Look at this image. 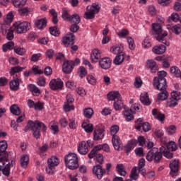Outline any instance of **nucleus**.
<instances>
[{"instance_id":"obj_1","label":"nucleus","mask_w":181,"mask_h":181,"mask_svg":"<svg viewBox=\"0 0 181 181\" xmlns=\"http://www.w3.org/2000/svg\"><path fill=\"white\" fill-rule=\"evenodd\" d=\"M152 30L158 42H160V43H163V45H165V46H170V42H169V41H166V40L165 39V37L168 36V33L167 32L163 33L162 26H160V25L157 23H153Z\"/></svg>"},{"instance_id":"obj_2","label":"nucleus","mask_w":181,"mask_h":181,"mask_svg":"<svg viewBox=\"0 0 181 181\" xmlns=\"http://www.w3.org/2000/svg\"><path fill=\"white\" fill-rule=\"evenodd\" d=\"M27 128L33 131V135L36 139L40 138V129L42 131H46V125L42 122L37 121L33 122L32 120L28 121Z\"/></svg>"},{"instance_id":"obj_3","label":"nucleus","mask_w":181,"mask_h":181,"mask_svg":"<svg viewBox=\"0 0 181 181\" xmlns=\"http://www.w3.org/2000/svg\"><path fill=\"white\" fill-rule=\"evenodd\" d=\"M65 165L68 169L74 170L78 168V156L76 153H69L64 156Z\"/></svg>"},{"instance_id":"obj_4","label":"nucleus","mask_w":181,"mask_h":181,"mask_svg":"<svg viewBox=\"0 0 181 181\" xmlns=\"http://www.w3.org/2000/svg\"><path fill=\"white\" fill-rule=\"evenodd\" d=\"M13 30L16 33L21 35L22 33H26L28 30H30V23L28 21H17L13 23Z\"/></svg>"},{"instance_id":"obj_5","label":"nucleus","mask_w":181,"mask_h":181,"mask_svg":"<svg viewBox=\"0 0 181 181\" xmlns=\"http://www.w3.org/2000/svg\"><path fill=\"white\" fill-rule=\"evenodd\" d=\"M159 151L160 152L158 151V150L154 151L153 159L156 163H158V162H159V160L162 159V153L164 155L165 158H167V159H172V158H173V153L166 150V148L165 146L160 147Z\"/></svg>"},{"instance_id":"obj_6","label":"nucleus","mask_w":181,"mask_h":181,"mask_svg":"<svg viewBox=\"0 0 181 181\" xmlns=\"http://www.w3.org/2000/svg\"><path fill=\"white\" fill-rule=\"evenodd\" d=\"M8 148V143H6V141L2 140L0 141V168L4 165L2 163V160L4 161H10L9 160V155L6 151Z\"/></svg>"},{"instance_id":"obj_7","label":"nucleus","mask_w":181,"mask_h":181,"mask_svg":"<svg viewBox=\"0 0 181 181\" xmlns=\"http://www.w3.org/2000/svg\"><path fill=\"white\" fill-rule=\"evenodd\" d=\"M100 12V6L96 4H93L91 6L86 7V12L84 14L85 19H94L95 14Z\"/></svg>"},{"instance_id":"obj_8","label":"nucleus","mask_w":181,"mask_h":181,"mask_svg":"<svg viewBox=\"0 0 181 181\" xmlns=\"http://www.w3.org/2000/svg\"><path fill=\"white\" fill-rule=\"evenodd\" d=\"M0 33L4 36L6 35V39L8 40H12L14 37L13 30L11 27V25L8 24H0Z\"/></svg>"},{"instance_id":"obj_9","label":"nucleus","mask_w":181,"mask_h":181,"mask_svg":"<svg viewBox=\"0 0 181 181\" xmlns=\"http://www.w3.org/2000/svg\"><path fill=\"white\" fill-rule=\"evenodd\" d=\"M64 86V83L60 78L52 79L49 83V87L52 91L62 90Z\"/></svg>"},{"instance_id":"obj_10","label":"nucleus","mask_w":181,"mask_h":181,"mask_svg":"<svg viewBox=\"0 0 181 181\" xmlns=\"http://www.w3.org/2000/svg\"><path fill=\"white\" fill-rule=\"evenodd\" d=\"M170 175L172 177H176L179 175V159H174L170 162Z\"/></svg>"},{"instance_id":"obj_11","label":"nucleus","mask_w":181,"mask_h":181,"mask_svg":"<svg viewBox=\"0 0 181 181\" xmlns=\"http://www.w3.org/2000/svg\"><path fill=\"white\" fill-rule=\"evenodd\" d=\"M135 128L138 131H141V129H143L144 132H148V131H151V124L148 122H144V120L139 118L136 121Z\"/></svg>"},{"instance_id":"obj_12","label":"nucleus","mask_w":181,"mask_h":181,"mask_svg":"<svg viewBox=\"0 0 181 181\" xmlns=\"http://www.w3.org/2000/svg\"><path fill=\"white\" fill-rule=\"evenodd\" d=\"M166 85V78H154L153 86L157 88V90H159L160 91L165 90Z\"/></svg>"},{"instance_id":"obj_13","label":"nucleus","mask_w":181,"mask_h":181,"mask_svg":"<svg viewBox=\"0 0 181 181\" xmlns=\"http://www.w3.org/2000/svg\"><path fill=\"white\" fill-rule=\"evenodd\" d=\"M76 37L74 34L69 33H67L62 39V43L65 47H69V46H71L74 45V40Z\"/></svg>"},{"instance_id":"obj_14","label":"nucleus","mask_w":181,"mask_h":181,"mask_svg":"<svg viewBox=\"0 0 181 181\" xmlns=\"http://www.w3.org/2000/svg\"><path fill=\"white\" fill-rule=\"evenodd\" d=\"M74 69V62L71 60H66L62 64V71L65 74H70Z\"/></svg>"},{"instance_id":"obj_15","label":"nucleus","mask_w":181,"mask_h":181,"mask_svg":"<svg viewBox=\"0 0 181 181\" xmlns=\"http://www.w3.org/2000/svg\"><path fill=\"white\" fill-rule=\"evenodd\" d=\"M146 67L152 74H155L159 70V66L153 59H148L146 62Z\"/></svg>"},{"instance_id":"obj_16","label":"nucleus","mask_w":181,"mask_h":181,"mask_svg":"<svg viewBox=\"0 0 181 181\" xmlns=\"http://www.w3.org/2000/svg\"><path fill=\"white\" fill-rule=\"evenodd\" d=\"M99 66L103 70H108L111 67V64H112V61L109 57L101 58L99 60Z\"/></svg>"},{"instance_id":"obj_17","label":"nucleus","mask_w":181,"mask_h":181,"mask_svg":"<svg viewBox=\"0 0 181 181\" xmlns=\"http://www.w3.org/2000/svg\"><path fill=\"white\" fill-rule=\"evenodd\" d=\"M94 141L104 139V129L103 127H96L93 132Z\"/></svg>"},{"instance_id":"obj_18","label":"nucleus","mask_w":181,"mask_h":181,"mask_svg":"<svg viewBox=\"0 0 181 181\" xmlns=\"http://www.w3.org/2000/svg\"><path fill=\"white\" fill-rule=\"evenodd\" d=\"M92 170L93 173H94L98 179H103V176H104V170L100 165H94Z\"/></svg>"},{"instance_id":"obj_19","label":"nucleus","mask_w":181,"mask_h":181,"mask_svg":"<svg viewBox=\"0 0 181 181\" xmlns=\"http://www.w3.org/2000/svg\"><path fill=\"white\" fill-rule=\"evenodd\" d=\"M166 52V46H165L164 45L160 44L158 45H155L154 47H153L152 48V52L154 54H163L164 53H165Z\"/></svg>"},{"instance_id":"obj_20","label":"nucleus","mask_w":181,"mask_h":181,"mask_svg":"<svg viewBox=\"0 0 181 181\" xmlns=\"http://www.w3.org/2000/svg\"><path fill=\"white\" fill-rule=\"evenodd\" d=\"M100 58L101 53L100 52V50L94 49L90 54V62L94 64L98 63Z\"/></svg>"},{"instance_id":"obj_21","label":"nucleus","mask_w":181,"mask_h":181,"mask_svg":"<svg viewBox=\"0 0 181 181\" xmlns=\"http://www.w3.org/2000/svg\"><path fill=\"white\" fill-rule=\"evenodd\" d=\"M77 151L80 155H87V153H88V146H87V143H86V141H81L78 144Z\"/></svg>"},{"instance_id":"obj_22","label":"nucleus","mask_w":181,"mask_h":181,"mask_svg":"<svg viewBox=\"0 0 181 181\" xmlns=\"http://www.w3.org/2000/svg\"><path fill=\"white\" fill-rule=\"evenodd\" d=\"M124 111L122 112V115L124 117L125 120L127 122H129V121H132L134 119V113L131 111V109L127 108L126 106H124Z\"/></svg>"},{"instance_id":"obj_23","label":"nucleus","mask_w":181,"mask_h":181,"mask_svg":"<svg viewBox=\"0 0 181 181\" xmlns=\"http://www.w3.org/2000/svg\"><path fill=\"white\" fill-rule=\"evenodd\" d=\"M21 81H22V80L19 78H16L11 80L9 83L10 89L12 91H18V90H19V87L21 86Z\"/></svg>"},{"instance_id":"obj_24","label":"nucleus","mask_w":181,"mask_h":181,"mask_svg":"<svg viewBox=\"0 0 181 181\" xmlns=\"http://www.w3.org/2000/svg\"><path fill=\"white\" fill-rule=\"evenodd\" d=\"M124 60H125V53L119 52L115 57L113 60V63L114 64H115V66H121V64L124 63Z\"/></svg>"},{"instance_id":"obj_25","label":"nucleus","mask_w":181,"mask_h":181,"mask_svg":"<svg viewBox=\"0 0 181 181\" xmlns=\"http://www.w3.org/2000/svg\"><path fill=\"white\" fill-rule=\"evenodd\" d=\"M140 101L143 105H151V99L147 92H143L140 95Z\"/></svg>"},{"instance_id":"obj_26","label":"nucleus","mask_w":181,"mask_h":181,"mask_svg":"<svg viewBox=\"0 0 181 181\" xmlns=\"http://www.w3.org/2000/svg\"><path fill=\"white\" fill-rule=\"evenodd\" d=\"M25 69H26V66H13L10 69L9 74L12 77H13V78H18L16 74L21 73V71H23V70H25Z\"/></svg>"},{"instance_id":"obj_27","label":"nucleus","mask_w":181,"mask_h":181,"mask_svg":"<svg viewBox=\"0 0 181 181\" xmlns=\"http://www.w3.org/2000/svg\"><path fill=\"white\" fill-rule=\"evenodd\" d=\"M112 144L115 151H119L121 149V146L122 145V142L121 141V139L118 136H113L112 137Z\"/></svg>"},{"instance_id":"obj_28","label":"nucleus","mask_w":181,"mask_h":181,"mask_svg":"<svg viewBox=\"0 0 181 181\" xmlns=\"http://www.w3.org/2000/svg\"><path fill=\"white\" fill-rule=\"evenodd\" d=\"M120 98H122L119 91L113 90L107 93V100L109 101H117V100H119Z\"/></svg>"},{"instance_id":"obj_29","label":"nucleus","mask_w":181,"mask_h":181,"mask_svg":"<svg viewBox=\"0 0 181 181\" xmlns=\"http://www.w3.org/2000/svg\"><path fill=\"white\" fill-rule=\"evenodd\" d=\"M170 73L173 77H176V78H180L181 71L177 66H173L170 68Z\"/></svg>"},{"instance_id":"obj_30","label":"nucleus","mask_w":181,"mask_h":181,"mask_svg":"<svg viewBox=\"0 0 181 181\" xmlns=\"http://www.w3.org/2000/svg\"><path fill=\"white\" fill-rule=\"evenodd\" d=\"M47 163L49 166H53L54 168H56V166L59 165V163H60V158H59L56 156H52L47 160Z\"/></svg>"},{"instance_id":"obj_31","label":"nucleus","mask_w":181,"mask_h":181,"mask_svg":"<svg viewBox=\"0 0 181 181\" xmlns=\"http://www.w3.org/2000/svg\"><path fill=\"white\" fill-rule=\"evenodd\" d=\"M139 172H141V170H139L138 167L133 168L129 175L130 179H132V180H136L138 177H139Z\"/></svg>"},{"instance_id":"obj_32","label":"nucleus","mask_w":181,"mask_h":181,"mask_svg":"<svg viewBox=\"0 0 181 181\" xmlns=\"http://www.w3.org/2000/svg\"><path fill=\"white\" fill-rule=\"evenodd\" d=\"M35 25L37 29L42 30V29H45L46 25H47V21L45 18H41L35 21Z\"/></svg>"},{"instance_id":"obj_33","label":"nucleus","mask_w":181,"mask_h":181,"mask_svg":"<svg viewBox=\"0 0 181 181\" xmlns=\"http://www.w3.org/2000/svg\"><path fill=\"white\" fill-rule=\"evenodd\" d=\"M28 90L32 93L33 95H40V89L35 84L28 85Z\"/></svg>"},{"instance_id":"obj_34","label":"nucleus","mask_w":181,"mask_h":181,"mask_svg":"<svg viewBox=\"0 0 181 181\" xmlns=\"http://www.w3.org/2000/svg\"><path fill=\"white\" fill-rule=\"evenodd\" d=\"M20 163L21 165V168H23V169H26L28 168V165H29V156L24 154L22 156Z\"/></svg>"},{"instance_id":"obj_35","label":"nucleus","mask_w":181,"mask_h":181,"mask_svg":"<svg viewBox=\"0 0 181 181\" xmlns=\"http://www.w3.org/2000/svg\"><path fill=\"white\" fill-rule=\"evenodd\" d=\"M152 115H153L154 118H156V119H158V121L162 122L165 120V115L159 112L157 109H153Z\"/></svg>"},{"instance_id":"obj_36","label":"nucleus","mask_w":181,"mask_h":181,"mask_svg":"<svg viewBox=\"0 0 181 181\" xmlns=\"http://www.w3.org/2000/svg\"><path fill=\"white\" fill-rule=\"evenodd\" d=\"M14 8H22L26 5L28 0H11Z\"/></svg>"},{"instance_id":"obj_37","label":"nucleus","mask_w":181,"mask_h":181,"mask_svg":"<svg viewBox=\"0 0 181 181\" xmlns=\"http://www.w3.org/2000/svg\"><path fill=\"white\" fill-rule=\"evenodd\" d=\"M165 146L168 149V151H171V152H175L177 149V145L176 144V142L173 141H170L168 143L165 144Z\"/></svg>"},{"instance_id":"obj_38","label":"nucleus","mask_w":181,"mask_h":181,"mask_svg":"<svg viewBox=\"0 0 181 181\" xmlns=\"http://www.w3.org/2000/svg\"><path fill=\"white\" fill-rule=\"evenodd\" d=\"M122 52V48H121V45L117 44L110 47V53L113 54H118L119 53Z\"/></svg>"},{"instance_id":"obj_39","label":"nucleus","mask_w":181,"mask_h":181,"mask_svg":"<svg viewBox=\"0 0 181 181\" xmlns=\"http://www.w3.org/2000/svg\"><path fill=\"white\" fill-rule=\"evenodd\" d=\"M93 115L94 110H93V108L88 107L83 110V115L84 117H86V118H88L90 119V118H93Z\"/></svg>"},{"instance_id":"obj_40","label":"nucleus","mask_w":181,"mask_h":181,"mask_svg":"<svg viewBox=\"0 0 181 181\" xmlns=\"http://www.w3.org/2000/svg\"><path fill=\"white\" fill-rule=\"evenodd\" d=\"M82 128L84 129V131H86L88 134L90 132H93L94 127H93V124L91 123H87L84 122L82 124Z\"/></svg>"},{"instance_id":"obj_41","label":"nucleus","mask_w":181,"mask_h":181,"mask_svg":"<svg viewBox=\"0 0 181 181\" xmlns=\"http://www.w3.org/2000/svg\"><path fill=\"white\" fill-rule=\"evenodd\" d=\"M156 151H158V148H153V149L150 150L146 157V159L148 161V162H152V160H153V158H154V153L155 152H156Z\"/></svg>"},{"instance_id":"obj_42","label":"nucleus","mask_w":181,"mask_h":181,"mask_svg":"<svg viewBox=\"0 0 181 181\" xmlns=\"http://www.w3.org/2000/svg\"><path fill=\"white\" fill-rule=\"evenodd\" d=\"M141 45L143 49H149V47H152V44L151 43V39L149 37H146Z\"/></svg>"},{"instance_id":"obj_43","label":"nucleus","mask_w":181,"mask_h":181,"mask_svg":"<svg viewBox=\"0 0 181 181\" xmlns=\"http://www.w3.org/2000/svg\"><path fill=\"white\" fill-rule=\"evenodd\" d=\"M13 21V13H12V11H10L4 18L5 23H3L2 25H9L10 23H12Z\"/></svg>"},{"instance_id":"obj_44","label":"nucleus","mask_w":181,"mask_h":181,"mask_svg":"<svg viewBox=\"0 0 181 181\" xmlns=\"http://www.w3.org/2000/svg\"><path fill=\"white\" fill-rule=\"evenodd\" d=\"M122 106H123L122 98L115 100L113 103V107L116 111H119V110L122 108Z\"/></svg>"},{"instance_id":"obj_45","label":"nucleus","mask_w":181,"mask_h":181,"mask_svg":"<svg viewBox=\"0 0 181 181\" xmlns=\"http://www.w3.org/2000/svg\"><path fill=\"white\" fill-rule=\"evenodd\" d=\"M10 111L13 115H21V108L18 107V105H13L10 107Z\"/></svg>"},{"instance_id":"obj_46","label":"nucleus","mask_w":181,"mask_h":181,"mask_svg":"<svg viewBox=\"0 0 181 181\" xmlns=\"http://www.w3.org/2000/svg\"><path fill=\"white\" fill-rule=\"evenodd\" d=\"M177 104L178 102L176 100L173 99V98H170L166 102V107H169V108H173L176 107Z\"/></svg>"},{"instance_id":"obj_47","label":"nucleus","mask_w":181,"mask_h":181,"mask_svg":"<svg viewBox=\"0 0 181 181\" xmlns=\"http://www.w3.org/2000/svg\"><path fill=\"white\" fill-rule=\"evenodd\" d=\"M168 91L165 90H161L160 93H158V100L160 101H165V100L168 99Z\"/></svg>"},{"instance_id":"obj_48","label":"nucleus","mask_w":181,"mask_h":181,"mask_svg":"<svg viewBox=\"0 0 181 181\" xmlns=\"http://www.w3.org/2000/svg\"><path fill=\"white\" fill-rule=\"evenodd\" d=\"M81 21L80 16L77 13H74L71 17L69 22L71 23H78Z\"/></svg>"},{"instance_id":"obj_49","label":"nucleus","mask_w":181,"mask_h":181,"mask_svg":"<svg viewBox=\"0 0 181 181\" xmlns=\"http://www.w3.org/2000/svg\"><path fill=\"white\" fill-rule=\"evenodd\" d=\"M116 169L117 172L119 173L120 176H125V175H127V171H125V168L124 167V164H118L116 166Z\"/></svg>"},{"instance_id":"obj_50","label":"nucleus","mask_w":181,"mask_h":181,"mask_svg":"<svg viewBox=\"0 0 181 181\" xmlns=\"http://www.w3.org/2000/svg\"><path fill=\"white\" fill-rule=\"evenodd\" d=\"M110 134L112 136H117V134H118V132L119 131V127L117 124H113L110 127Z\"/></svg>"},{"instance_id":"obj_51","label":"nucleus","mask_w":181,"mask_h":181,"mask_svg":"<svg viewBox=\"0 0 181 181\" xmlns=\"http://www.w3.org/2000/svg\"><path fill=\"white\" fill-rule=\"evenodd\" d=\"M69 9L66 8H62V18L64 21H66L67 22L70 21V18L71 17L70 16V14H69Z\"/></svg>"},{"instance_id":"obj_52","label":"nucleus","mask_w":181,"mask_h":181,"mask_svg":"<svg viewBox=\"0 0 181 181\" xmlns=\"http://www.w3.org/2000/svg\"><path fill=\"white\" fill-rule=\"evenodd\" d=\"M137 144L138 141H136V139H132L127 143L126 146L129 151H132V149L136 146Z\"/></svg>"},{"instance_id":"obj_53","label":"nucleus","mask_w":181,"mask_h":181,"mask_svg":"<svg viewBox=\"0 0 181 181\" xmlns=\"http://www.w3.org/2000/svg\"><path fill=\"white\" fill-rule=\"evenodd\" d=\"M128 35H129V31H128V30H126V29H122L117 33V36L120 39H124L127 37Z\"/></svg>"},{"instance_id":"obj_54","label":"nucleus","mask_w":181,"mask_h":181,"mask_svg":"<svg viewBox=\"0 0 181 181\" xmlns=\"http://www.w3.org/2000/svg\"><path fill=\"white\" fill-rule=\"evenodd\" d=\"M95 163H96V165H103V163H104V156L103 154L98 153L95 155Z\"/></svg>"},{"instance_id":"obj_55","label":"nucleus","mask_w":181,"mask_h":181,"mask_svg":"<svg viewBox=\"0 0 181 181\" xmlns=\"http://www.w3.org/2000/svg\"><path fill=\"white\" fill-rule=\"evenodd\" d=\"M176 129L177 128L175 125H170L165 128V131L168 135H173L174 134H176Z\"/></svg>"},{"instance_id":"obj_56","label":"nucleus","mask_w":181,"mask_h":181,"mask_svg":"<svg viewBox=\"0 0 181 181\" xmlns=\"http://www.w3.org/2000/svg\"><path fill=\"white\" fill-rule=\"evenodd\" d=\"M127 42L129 45V48L130 50H134V49H135V41H134V38H132V37H127Z\"/></svg>"},{"instance_id":"obj_57","label":"nucleus","mask_w":181,"mask_h":181,"mask_svg":"<svg viewBox=\"0 0 181 181\" xmlns=\"http://www.w3.org/2000/svg\"><path fill=\"white\" fill-rule=\"evenodd\" d=\"M49 127L52 131H53L54 134H56V132H59V126H57V122H56L55 121H52L49 123Z\"/></svg>"},{"instance_id":"obj_58","label":"nucleus","mask_w":181,"mask_h":181,"mask_svg":"<svg viewBox=\"0 0 181 181\" xmlns=\"http://www.w3.org/2000/svg\"><path fill=\"white\" fill-rule=\"evenodd\" d=\"M74 110V106L72 105H69V103L65 102L64 105V111L65 112H69L70 111H73Z\"/></svg>"},{"instance_id":"obj_59","label":"nucleus","mask_w":181,"mask_h":181,"mask_svg":"<svg viewBox=\"0 0 181 181\" xmlns=\"http://www.w3.org/2000/svg\"><path fill=\"white\" fill-rule=\"evenodd\" d=\"M171 30L175 34V35H180L181 33V25L180 24L175 25L172 27Z\"/></svg>"},{"instance_id":"obj_60","label":"nucleus","mask_w":181,"mask_h":181,"mask_svg":"<svg viewBox=\"0 0 181 181\" xmlns=\"http://www.w3.org/2000/svg\"><path fill=\"white\" fill-rule=\"evenodd\" d=\"M141 110V105L139 103H134L131 106L130 111L135 114V112H138Z\"/></svg>"},{"instance_id":"obj_61","label":"nucleus","mask_w":181,"mask_h":181,"mask_svg":"<svg viewBox=\"0 0 181 181\" xmlns=\"http://www.w3.org/2000/svg\"><path fill=\"white\" fill-rule=\"evenodd\" d=\"M181 94L179 91H173L171 93V98L173 100H176L179 103V100H180Z\"/></svg>"},{"instance_id":"obj_62","label":"nucleus","mask_w":181,"mask_h":181,"mask_svg":"<svg viewBox=\"0 0 181 181\" xmlns=\"http://www.w3.org/2000/svg\"><path fill=\"white\" fill-rule=\"evenodd\" d=\"M78 74L81 78H83L87 76V70L83 66H80L78 70Z\"/></svg>"},{"instance_id":"obj_63","label":"nucleus","mask_w":181,"mask_h":181,"mask_svg":"<svg viewBox=\"0 0 181 181\" xmlns=\"http://www.w3.org/2000/svg\"><path fill=\"white\" fill-rule=\"evenodd\" d=\"M14 52L16 53V54H18L19 56H23L25 53H26V49L23 47H17L14 48Z\"/></svg>"},{"instance_id":"obj_64","label":"nucleus","mask_w":181,"mask_h":181,"mask_svg":"<svg viewBox=\"0 0 181 181\" xmlns=\"http://www.w3.org/2000/svg\"><path fill=\"white\" fill-rule=\"evenodd\" d=\"M148 12L151 16H156L157 11L154 6H149L148 8Z\"/></svg>"}]
</instances>
